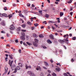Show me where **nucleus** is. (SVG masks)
Returning a JSON list of instances; mask_svg holds the SVG:
<instances>
[{"instance_id":"16","label":"nucleus","mask_w":76,"mask_h":76,"mask_svg":"<svg viewBox=\"0 0 76 76\" xmlns=\"http://www.w3.org/2000/svg\"><path fill=\"white\" fill-rule=\"evenodd\" d=\"M33 45L34 46H35V47H37V46H38V44L36 43L35 42H34L33 43Z\"/></svg>"},{"instance_id":"21","label":"nucleus","mask_w":76,"mask_h":76,"mask_svg":"<svg viewBox=\"0 0 76 76\" xmlns=\"http://www.w3.org/2000/svg\"><path fill=\"white\" fill-rule=\"evenodd\" d=\"M39 12L40 13V14L42 15V10H39Z\"/></svg>"},{"instance_id":"44","label":"nucleus","mask_w":76,"mask_h":76,"mask_svg":"<svg viewBox=\"0 0 76 76\" xmlns=\"http://www.w3.org/2000/svg\"><path fill=\"white\" fill-rule=\"evenodd\" d=\"M4 10H7V7H5L4 8Z\"/></svg>"},{"instance_id":"33","label":"nucleus","mask_w":76,"mask_h":76,"mask_svg":"<svg viewBox=\"0 0 76 76\" xmlns=\"http://www.w3.org/2000/svg\"><path fill=\"white\" fill-rule=\"evenodd\" d=\"M45 17L48 18L49 17V15H48V14H46L45 15Z\"/></svg>"},{"instance_id":"30","label":"nucleus","mask_w":76,"mask_h":76,"mask_svg":"<svg viewBox=\"0 0 76 76\" xmlns=\"http://www.w3.org/2000/svg\"><path fill=\"white\" fill-rule=\"evenodd\" d=\"M1 24L3 26H5V23H4V22H2L1 23Z\"/></svg>"},{"instance_id":"2","label":"nucleus","mask_w":76,"mask_h":76,"mask_svg":"<svg viewBox=\"0 0 76 76\" xmlns=\"http://www.w3.org/2000/svg\"><path fill=\"white\" fill-rule=\"evenodd\" d=\"M69 40L66 39H64V40L59 39L58 42L61 43V44H64V42H66V44H69Z\"/></svg>"},{"instance_id":"7","label":"nucleus","mask_w":76,"mask_h":76,"mask_svg":"<svg viewBox=\"0 0 76 76\" xmlns=\"http://www.w3.org/2000/svg\"><path fill=\"white\" fill-rule=\"evenodd\" d=\"M39 70H41V67H40V66H37V67L36 68V70H39Z\"/></svg>"},{"instance_id":"13","label":"nucleus","mask_w":76,"mask_h":76,"mask_svg":"<svg viewBox=\"0 0 76 76\" xmlns=\"http://www.w3.org/2000/svg\"><path fill=\"white\" fill-rule=\"evenodd\" d=\"M47 42L49 43V44H51L52 43V42L50 40H48L47 41Z\"/></svg>"},{"instance_id":"41","label":"nucleus","mask_w":76,"mask_h":76,"mask_svg":"<svg viewBox=\"0 0 76 76\" xmlns=\"http://www.w3.org/2000/svg\"><path fill=\"white\" fill-rule=\"evenodd\" d=\"M76 37H74L72 38L73 40H75L76 39Z\"/></svg>"},{"instance_id":"54","label":"nucleus","mask_w":76,"mask_h":76,"mask_svg":"<svg viewBox=\"0 0 76 76\" xmlns=\"http://www.w3.org/2000/svg\"><path fill=\"white\" fill-rule=\"evenodd\" d=\"M7 59H8L7 57H6L5 58L6 61H7Z\"/></svg>"},{"instance_id":"15","label":"nucleus","mask_w":76,"mask_h":76,"mask_svg":"<svg viewBox=\"0 0 76 76\" xmlns=\"http://www.w3.org/2000/svg\"><path fill=\"white\" fill-rule=\"evenodd\" d=\"M33 36L34 37V38H37V37H38V36H37V35L35 34H33Z\"/></svg>"},{"instance_id":"55","label":"nucleus","mask_w":76,"mask_h":76,"mask_svg":"<svg viewBox=\"0 0 76 76\" xmlns=\"http://www.w3.org/2000/svg\"><path fill=\"white\" fill-rule=\"evenodd\" d=\"M0 16L1 17H3V15L2 14H1V13H0Z\"/></svg>"},{"instance_id":"27","label":"nucleus","mask_w":76,"mask_h":76,"mask_svg":"<svg viewBox=\"0 0 76 76\" xmlns=\"http://www.w3.org/2000/svg\"><path fill=\"white\" fill-rule=\"evenodd\" d=\"M57 19L58 20V23H60V18H57Z\"/></svg>"},{"instance_id":"4","label":"nucleus","mask_w":76,"mask_h":76,"mask_svg":"<svg viewBox=\"0 0 76 76\" xmlns=\"http://www.w3.org/2000/svg\"><path fill=\"white\" fill-rule=\"evenodd\" d=\"M49 37H50V39H53V40H55V39H56L54 37V35H53L52 34H51L49 35Z\"/></svg>"},{"instance_id":"56","label":"nucleus","mask_w":76,"mask_h":76,"mask_svg":"<svg viewBox=\"0 0 76 76\" xmlns=\"http://www.w3.org/2000/svg\"><path fill=\"white\" fill-rule=\"evenodd\" d=\"M67 75V74H66V73H65L64 74V75L65 76H66Z\"/></svg>"},{"instance_id":"3","label":"nucleus","mask_w":76,"mask_h":76,"mask_svg":"<svg viewBox=\"0 0 76 76\" xmlns=\"http://www.w3.org/2000/svg\"><path fill=\"white\" fill-rule=\"evenodd\" d=\"M27 73L30 76H35V74H34L32 72H31V71H28Z\"/></svg>"},{"instance_id":"51","label":"nucleus","mask_w":76,"mask_h":76,"mask_svg":"<svg viewBox=\"0 0 76 76\" xmlns=\"http://www.w3.org/2000/svg\"><path fill=\"white\" fill-rule=\"evenodd\" d=\"M1 33H3V34H5V31H2L1 32Z\"/></svg>"},{"instance_id":"45","label":"nucleus","mask_w":76,"mask_h":76,"mask_svg":"<svg viewBox=\"0 0 76 76\" xmlns=\"http://www.w3.org/2000/svg\"><path fill=\"white\" fill-rule=\"evenodd\" d=\"M58 32H62V31L61 30H58L57 31Z\"/></svg>"},{"instance_id":"61","label":"nucleus","mask_w":76,"mask_h":76,"mask_svg":"<svg viewBox=\"0 0 76 76\" xmlns=\"http://www.w3.org/2000/svg\"><path fill=\"white\" fill-rule=\"evenodd\" d=\"M55 4H58V2H55Z\"/></svg>"},{"instance_id":"50","label":"nucleus","mask_w":76,"mask_h":76,"mask_svg":"<svg viewBox=\"0 0 76 76\" xmlns=\"http://www.w3.org/2000/svg\"><path fill=\"white\" fill-rule=\"evenodd\" d=\"M31 30H34V27H31Z\"/></svg>"},{"instance_id":"1","label":"nucleus","mask_w":76,"mask_h":76,"mask_svg":"<svg viewBox=\"0 0 76 76\" xmlns=\"http://www.w3.org/2000/svg\"><path fill=\"white\" fill-rule=\"evenodd\" d=\"M21 31H23L21 33V36L20 37V39L23 41L25 40V34L23 32H26V31L25 29L22 30Z\"/></svg>"},{"instance_id":"64","label":"nucleus","mask_w":76,"mask_h":76,"mask_svg":"<svg viewBox=\"0 0 76 76\" xmlns=\"http://www.w3.org/2000/svg\"><path fill=\"white\" fill-rule=\"evenodd\" d=\"M19 53H21V49H19Z\"/></svg>"},{"instance_id":"38","label":"nucleus","mask_w":76,"mask_h":76,"mask_svg":"<svg viewBox=\"0 0 76 76\" xmlns=\"http://www.w3.org/2000/svg\"><path fill=\"white\" fill-rule=\"evenodd\" d=\"M20 30V27H19L18 28V31H19Z\"/></svg>"},{"instance_id":"34","label":"nucleus","mask_w":76,"mask_h":76,"mask_svg":"<svg viewBox=\"0 0 76 76\" xmlns=\"http://www.w3.org/2000/svg\"><path fill=\"white\" fill-rule=\"evenodd\" d=\"M18 65L21 67H22V64H21V63H19Z\"/></svg>"},{"instance_id":"10","label":"nucleus","mask_w":76,"mask_h":76,"mask_svg":"<svg viewBox=\"0 0 76 76\" xmlns=\"http://www.w3.org/2000/svg\"><path fill=\"white\" fill-rule=\"evenodd\" d=\"M13 61H12L11 62L10 61V60H9V64L10 65V66L11 67L12 66V63H13Z\"/></svg>"},{"instance_id":"22","label":"nucleus","mask_w":76,"mask_h":76,"mask_svg":"<svg viewBox=\"0 0 76 76\" xmlns=\"http://www.w3.org/2000/svg\"><path fill=\"white\" fill-rule=\"evenodd\" d=\"M27 24H28V25H32V23H31V22H27Z\"/></svg>"},{"instance_id":"58","label":"nucleus","mask_w":76,"mask_h":76,"mask_svg":"<svg viewBox=\"0 0 76 76\" xmlns=\"http://www.w3.org/2000/svg\"><path fill=\"white\" fill-rule=\"evenodd\" d=\"M23 44L24 45H26V46H27V45H26V43H25L24 42L23 43Z\"/></svg>"},{"instance_id":"32","label":"nucleus","mask_w":76,"mask_h":76,"mask_svg":"<svg viewBox=\"0 0 76 76\" xmlns=\"http://www.w3.org/2000/svg\"><path fill=\"white\" fill-rule=\"evenodd\" d=\"M60 16L61 17L63 15V12H61L60 13Z\"/></svg>"},{"instance_id":"18","label":"nucleus","mask_w":76,"mask_h":76,"mask_svg":"<svg viewBox=\"0 0 76 76\" xmlns=\"http://www.w3.org/2000/svg\"><path fill=\"white\" fill-rule=\"evenodd\" d=\"M66 39H68V37H69V35H68V34H67L66 35H65L64 36V37H65V38H66Z\"/></svg>"},{"instance_id":"48","label":"nucleus","mask_w":76,"mask_h":76,"mask_svg":"<svg viewBox=\"0 0 76 76\" xmlns=\"http://www.w3.org/2000/svg\"><path fill=\"white\" fill-rule=\"evenodd\" d=\"M26 39H29V36H26Z\"/></svg>"},{"instance_id":"12","label":"nucleus","mask_w":76,"mask_h":76,"mask_svg":"<svg viewBox=\"0 0 76 76\" xmlns=\"http://www.w3.org/2000/svg\"><path fill=\"white\" fill-rule=\"evenodd\" d=\"M16 69H17V70H19L20 69V67L19 66H17Z\"/></svg>"},{"instance_id":"53","label":"nucleus","mask_w":76,"mask_h":76,"mask_svg":"<svg viewBox=\"0 0 76 76\" xmlns=\"http://www.w3.org/2000/svg\"><path fill=\"white\" fill-rule=\"evenodd\" d=\"M73 12H71L70 13V15H71V16H72V15H73Z\"/></svg>"},{"instance_id":"14","label":"nucleus","mask_w":76,"mask_h":76,"mask_svg":"<svg viewBox=\"0 0 76 76\" xmlns=\"http://www.w3.org/2000/svg\"><path fill=\"white\" fill-rule=\"evenodd\" d=\"M44 64L46 66H48V64L46 62H44Z\"/></svg>"},{"instance_id":"25","label":"nucleus","mask_w":76,"mask_h":76,"mask_svg":"<svg viewBox=\"0 0 76 76\" xmlns=\"http://www.w3.org/2000/svg\"><path fill=\"white\" fill-rule=\"evenodd\" d=\"M19 16H20V17H22L23 18L24 17V16L23 15H22V14L21 13H20L19 14Z\"/></svg>"},{"instance_id":"60","label":"nucleus","mask_w":76,"mask_h":76,"mask_svg":"<svg viewBox=\"0 0 76 76\" xmlns=\"http://www.w3.org/2000/svg\"><path fill=\"white\" fill-rule=\"evenodd\" d=\"M64 49H65V50H66V47L65 46H64Z\"/></svg>"},{"instance_id":"52","label":"nucleus","mask_w":76,"mask_h":76,"mask_svg":"<svg viewBox=\"0 0 76 76\" xmlns=\"http://www.w3.org/2000/svg\"><path fill=\"white\" fill-rule=\"evenodd\" d=\"M71 61L72 63L74 61V60H73V58H72V59L71 60Z\"/></svg>"},{"instance_id":"26","label":"nucleus","mask_w":76,"mask_h":76,"mask_svg":"<svg viewBox=\"0 0 76 76\" xmlns=\"http://www.w3.org/2000/svg\"><path fill=\"white\" fill-rule=\"evenodd\" d=\"M9 56L10 58H11V59H13V57H12V55H9Z\"/></svg>"},{"instance_id":"62","label":"nucleus","mask_w":76,"mask_h":76,"mask_svg":"<svg viewBox=\"0 0 76 76\" xmlns=\"http://www.w3.org/2000/svg\"><path fill=\"white\" fill-rule=\"evenodd\" d=\"M43 48H44V49L47 48V47L45 46H43Z\"/></svg>"},{"instance_id":"47","label":"nucleus","mask_w":76,"mask_h":76,"mask_svg":"<svg viewBox=\"0 0 76 76\" xmlns=\"http://www.w3.org/2000/svg\"><path fill=\"white\" fill-rule=\"evenodd\" d=\"M16 72H17V70L15 69L14 72V73H16Z\"/></svg>"},{"instance_id":"37","label":"nucleus","mask_w":76,"mask_h":76,"mask_svg":"<svg viewBox=\"0 0 76 76\" xmlns=\"http://www.w3.org/2000/svg\"><path fill=\"white\" fill-rule=\"evenodd\" d=\"M40 75L41 76H44V74L43 73V72H41V73Z\"/></svg>"},{"instance_id":"46","label":"nucleus","mask_w":76,"mask_h":76,"mask_svg":"<svg viewBox=\"0 0 76 76\" xmlns=\"http://www.w3.org/2000/svg\"><path fill=\"white\" fill-rule=\"evenodd\" d=\"M52 28L53 29V30H54V29H56V28H54V26H52Z\"/></svg>"},{"instance_id":"17","label":"nucleus","mask_w":76,"mask_h":76,"mask_svg":"<svg viewBox=\"0 0 76 76\" xmlns=\"http://www.w3.org/2000/svg\"><path fill=\"white\" fill-rule=\"evenodd\" d=\"M34 41H35V42H36V43H38V40L37 39H34Z\"/></svg>"},{"instance_id":"19","label":"nucleus","mask_w":76,"mask_h":76,"mask_svg":"<svg viewBox=\"0 0 76 76\" xmlns=\"http://www.w3.org/2000/svg\"><path fill=\"white\" fill-rule=\"evenodd\" d=\"M56 70L57 72H60V68H56Z\"/></svg>"},{"instance_id":"49","label":"nucleus","mask_w":76,"mask_h":76,"mask_svg":"<svg viewBox=\"0 0 76 76\" xmlns=\"http://www.w3.org/2000/svg\"><path fill=\"white\" fill-rule=\"evenodd\" d=\"M27 6L29 7L31 6V4H27Z\"/></svg>"},{"instance_id":"23","label":"nucleus","mask_w":76,"mask_h":76,"mask_svg":"<svg viewBox=\"0 0 76 76\" xmlns=\"http://www.w3.org/2000/svg\"><path fill=\"white\" fill-rule=\"evenodd\" d=\"M52 75L53 76H56V74H55L54 72H53L52 73Z\"/></svg>"},{"instance_id":"9","label":"nucleus","mask_w":76,"mask_h":76,"mask_svg":"<svg viewBox=\"0 0 76 76\" xmlns=\"http://www.w3.org/2000/svg\"><path fill=\"white\" fill-rule=\"evenodd\" d=\"M15 67H16V66L15 65H12V66L11 67V69L12 70H13L14 69H15Z\"/></svg>"},{"instance_id":"43","label":"nucleus","mask_w":76,"mask_h":76,"mask_svg":"<svg viewBox=\"0 0 76 76\" xmlns=\"http://www.w3.org/2000/svg\"><path fill=\"white\" fill-rule=\"evenodd\" d=\"M7 37H9V36H10V35L8 33H7Z\"/></svg>"},{"instance_id":"20","label":"nucleus","mask_w":76,"mask_h":76,"mask_svg":"<svg viewBox=\"0 0 76 76\" xmlns=\"http://www.w3.org/2000/svg\"><path fill=\"white\" fill-rule=\"evenodd\" d=\"M12 14H10L8 15V17L10 19V18L12 17Z\"/></svg>"},{"instance_id":"40","label":"nucleus","mask_w":76,"mask_h":76,"mask_svg":"<svg viewBox=\"0 0 76 76\" xmlns=\"http://www.w3.org/2000/svg\"><path fill=\"white\" fill-rule=\"evenodd\" d=\"M15 42H16V43H18V39H16L15 40Z\"/></svg>"},{"instance_id":"24","label":"nucleus","mask_w":76,"mask_h":76,"mask_svg":"<svg viewBox=\"0 0 76 76\" xmlns=\"http://www.w3.org/2000/svg\"><path fill=\"white\" fill-rule=\"evenodd\" d=\"M39 37L40 38H43V37H44V36L42 34H40L39 35Z\"/></svg>"},{"instance_id":"35","label":"nucleus","mask_w":76,"mask_h":76,"mask_svg":"<svg viewBox=\"0 0 76 76\" xmlns=\"http://www.w3.org/2000/svg\"><path fill=\"white\" fill-rule=\"evenodd\" d=\"M72 0H70L69 1H68V3L70 4V3H72Z\"/></svg>"},{"instance_id":"59","label":"nucleus","mask_w":76,"mask_h":76,"mask_svg":"<svg viewBox=\"0 0 76 76\" xmlns=\"http://www.w3.org/2000/svg\"><path fill=\"white\" fill-rule=\"evenodd\" d=\"M20 44H23V41H20Z\"/></svg>"},{"instance_id":"5","label":"nucleus","mask_w":76,"mask_h":76,"mask_svg":"<svg viewBox=\"0 0 76 76\" xmlns=\"http://www.w3.org/2000/svg\"><path fill=\"white\" fill-rule=\"evenodd\" d=\"M10 30H14V29H15V27L14 26H13V25L12 24V25L10 26Z\"/></svg>"},{"instance_id":"42","label":"nucleus","mask_w":76,"mask_h":76,"mask_svg":"<svg viewBox=\"0 0 76 76\" xmlns=\"http://www.w3.org/2000/svg\"><path fill=\"white\" fill-rule=\"evenodd\" d=\"M34 26H37L38 25V23H36V24L35 23L34 24Z\"/></svg>"},{"instance_id":"29","label":"nucleus","mask_w":76,"mask_h":76,"mask_svg":"<svg viewBox=\"0 0 76 76\" xmlns=\"http://www.w3.org/2000/svg\"><path fill=\"white\" fill-rule=\"evenodd\" d=\"M22 26L23 27V28H25V27L26 26V25L24 24L22 25Z\"/></svg>"},{"instance_id":"36","label":"nucleus","mask_w":76,"mask_h":76,"mask_svg":"<svg viewBox=\"0 0 76 76\" xmlns=\"http://www.w3.org/2000/svg\"><path fill=\"white\" fill-rule=\"evenodd\" d=\"M26 43L28 45H31V44L30 43H29V42H27Z\"/></svg>"},{"instance_id":"8","label":"nucleus","mask_w":76,"mask_h":76,"mask_svg":"<svg viewBox=\"0 0 76 76\" xmlns=\"http://www.w3.org/2000/svg\"><path fill=\"white\" fill-rule=\"evenodd\" d=\"M31 66L30 65L29 66H28L27 65H26V69H31Z\"/></svg>"},{"instance_id":"11","label":"nucleus","mask_w":76,"mask_h":76,"mask_svg":"<svg viewBox=\"0 0 76 76\" xmlns=\"http://www.w3.org/2000/svg\"><path fill=\"white\" fill-rule=\"evenodd\" d=\"M2 17H3V16H4V17H6V18H7V15L6 13H3L2 14Z\"/></svg>"},{"instance_id":"6","label":"nucleus","mask_w":76,"mask_h":76,"mask_svg":"<svg viewBox=\"0 0 76 76\" xmlns=\"http://www.w3.org/2000/svg\"><path fill=\"white\" fill-rule=\"evenodd\" d=\"M7 70H8V68H7V66H6L5 67V72L4 73V74H6V73H7Z\"/></svg>"},{"instance_id":"39","label":"nucleus","mask_w":76,"mask_h":76,"mask_svg":"<svg viewBox=\"0 0 76 76\" xmlns=\"http://www.w3.org/2000/svg\"><path fill=\"white\" fill-rule=\"evenodd\" d=\"M43 23H45V25L47 24V23L46 21H44L43 22Z\"/></svg>"},{"instance_id":"28","label":"nucleus","mask_w":76,"mask_h":76,"mask_svg":"<svg viewBox=\"0 0 76 76\" xmlns=\"http://www.w3.org/2000/svg\"><path fill=\"white\" fill-rule=\"evenodd\" d=\"M49 23H55V22L51 21H49Z\"/></svg>"},{"instance_id":"63","label":"nucleus","mask_w":76,"mask_h":76,"mask_svg":"<svg viewBox=\"0 0 76 76\" xmlns=\"http://www.w3.org/2000/svg\"><path fill=\"white\" fill-rule=\"evenodd\" d=\"M12 5L13 6H14V7H15V6H16V4H13Z\"/></svg>"},{"instance_id":"31","label":"nucleus","mask_w":76,"mask_h":76,"mask_svg":"<svg viewBox=\"0 0 76 76\" xmlns=\"http://www.w3.org/2000/svg\"><path fill=\"white\" fill-rule=\"evenodd\" d=\"M59 52L61 54H62L63 53V52L62 51V50H60L59 51Z\"/></svg>"},{"instance_id":"57","label":"nucleus","mask_w":76,"mask_h":76,"mask_svg":"<svg viewBox=\"0 0 76 76\" xmlns=\"http://www.w3.org/2000/svg\"><path fill=\"white\" fill-rule=\"evenodd\" d=\"M43 69H47L46 67H45V66H43Z\"/></svg>"}]
</instances>
